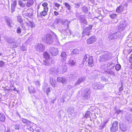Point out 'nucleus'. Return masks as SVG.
I'll use <instances>...</instances> for the list:
<instances>
[{
  "mask_svg": "<svg viewBox=\"0 0 132 132\" xmlns=\"http://www.w3.org/2000/svg\"><path fill=\"white\" fill-rule=\"evenodd\" d=\"M48 5V3L46 2H45L43 3L42 5L44 7V9H45V8L48 9L47 7Z\"/></svg>",
  "mask_w": 132,
  "mask_h": 132,
  "instance_id": "nucleus-43",
  "label": "nucleus"
},
{
  "mask_svg": "<svg viewBox=\"0 0 132 132\" xmlns=\"http://www.w3.org/2000/svg\"><path fill=\"white\" fill-rule=\"evenodd\" d=\"M21 28L19 27L17 29L16 32L18 34H20L21 33Z\"/></svg>",
  "mask_w": 132,
  "mask_h": 132,
  "instance_id": "nucleus-45",
  "label": "nucleus"
},
{
  "mask_svg": "<svg viewBox=\"0 0 132 132\" xmlns=\"http://www.w3.org/2000/svg\"><path fill=\"white\" fill-rule=\"evenodd\" d=\"M75 7L76 8L79 7L80 6V4L78 3H75Z\"/></svg>",
  "mask_w": 132,
  "mask_h": 132,
  "instance_id": "nucleus-57",
  "label": "nucleus"
},
{
  "mask_svg": "<svg viewBox=\"0 0 132 132\" xmlns=\"http://www.w3.org/2000/svg\"><path fill=\"white\" fill-rule=\"evenodd\" d=\"M50 70L52 72H57V71L58 70H56V69L55 68H51L50 69Z\"/></svg>",
  "mask_w": 132,
  "mask_h": 132,
  "instance_id": "nucleus-47",
  "label": "nucleus"
},
{
  "mask_svg": "<svg viewBox=\"0 0 132 132\" xmlns=\"http://www.w3.org/2000/svg\"><path fill=\"white\" fill-rule=\"evenodd\" d=\"M17 2L16 1H14L11 4V11L13 12L15 11L16 6Z\"/></svg>",
  "mask_w": 132,
  "mask_h": 132,
  "instance_id": "nucleus-22",
  "label": "nucleus"
},
{
  "mask_svg": "<svg viewBox=\"0 0 132 132\" xmlns=\"http://www.w3.org/2000/svg\"><path fill=\"white\" fill-rule=\"evenodd\" d=\"M123 9V7L122 6H120L117 8L116 11L118 12H119L122 11Z\"/></svg>",
  "mask_w": 132,
  "mask_h": 132,
  "instance_id": "nucleus-36",
  "label": "nucleus"
},
{
  "mask_svg": "<svg viewBox=\"0 0 132 132\" xmlns=\"http://www.w3.org/2000/svg\"><path fill=\"white\" fill-rule=\"evenodd\" d=\"M6 132H10V130L9 129H7Z\"/></svg>",
  "mask_w": 132,
  "mask_h": 132,
  "instance_id": "nucleus-64",
  "label": "nucleus"
},
{
  "mask_svg": "<svg viewBox=\"0 0 132 132\" xmlns=\"http://www.w3.org/2000/svg\"><path fill=\"white\" fill-rule=\"evenodd\" d=\"M43 88L44 91H45V90H46V93L47 94V95H48L49 93L51 92L50 89L49 87L47 88L45 86H44L43 87Z\"/></svg>",
  "mask_w": 132,
  "mask_h": 132,
  "instance_id": "nucleus-33",
  "label": "nucleus"
},
{
  "mask_svg": "<svg viewBox=\"0 0 132 132\" xmlns=\"http://www.w3.org/2000/svg\"><path fill=\"white\" fill-rule=\"evenodd\" d=\"M96 40V39L95 37L94 36H92L87 40V43L88 44H92Z\"/></svg>",
  "mask_w": 132,
  "mask_h": 132,
  "instance_id": "nucleus-18",
  "label": "nucleus"
},
{
  "mask_svg": "<svg viewBox=\"0 0 132 132\" xmlns=\"http://www.w3.org/2000/svg\"><path fill=\"white\" fill-rule=\"evenodd\" d=\"M21 120L22 122L24 123H28L30 122V121L29 120L23 118H22L21 119Z\"/></svg>",
  "mask_w": 132,
  "mask_h": 132,
  "instance_id": "nucleus-38",
  "label": "nucleus"
},
{
  "mask_svg": "<svg viewBox=\"0 0 132 132\" xmlns=\"http://www.w3.org/2000/svg\"><path fill=\"white\" fill-rule=\"evenodd\" d=\"M75 76H76V75L75 74L74 75L71 74L70 75V77H71L73 78V77H75Z\"/></svg>",
  "mask_w": 132,
  "mask_h": 132,
  "instance_id": "nucleus-62",
  "label": "nucleus"
},
{
  "mask_svg": "<svg viewBox=\"0 0 132 132\" xmlns=\"http://www.w3.org/2000/svg\"><path fill=\"white\" fill-rule=\"evenodd\" d=\"M90 112L89 111H87L86 112L85 115H84V117L85 118H87L90 117Z\"/></svg>",
  "mask_w": 132,
  "mask_h": 132,
  "instance_id": "nucleus-34",
  "label": "nucleus"
},
{
  "mask_svg": "<svg viewBox=\"0 0 132 132\" xmlns=\"http://www.w3.org/2000/svg\"><path fill=\"white\" fill-rule=\"evenodd\" d=\"M104 126H105V125L104 124H103L101 125L100 126V129H103L104 128Z\"/></svg>",
  "mask_w": 132,
  "mask_h": 132,
  "instance_id": "nucleus-55",
  "label": "nucleus"
},
{
  "mask_svg": "<svg viewBox=\"0 0 132 132\" xmlns=\"http://www.w3.org/2000/svg\"><path fill=\"white\" fill-rule=\"evenodd\" d=\"M116 112L118 114H119L120 113L121 114H123L122 111V110H117V111H116Z\"/></svg>",
  "mask_w": 132,
  "mask_h": 132,
  "instance_id": "nucleus-53",
  "label": "nucleus"
},
{
  "mask_svg": "<svg viewBox=\"0 0 132 132\" xmlns=\"http://www.w3.org/2000/svg\"><path fill=\"white\" fill-rule=\"evenodd\" d=\"M120 35V32H117L112 34H110L109 38L110 40H112L116 39L119 37Z\"/></svg>",
  "mask_w": 132,
  "mask_h": 132,
  "instance_id": "nucleus-9",
  "label": "nucleus"
},
{
  "mask_svg": "<svg viewBox=\"0 0 132 132\" xmlns=\"http://www.w3.org/2000/svg\"><path fill=\"white\" fill-rule=\"evenodd\" d=\"M64 5L67 7L68 10H70L71 9L70 6V5L67 3H64Z\"/></svg>",
  "mask_w": 132,
  "mask_h": 132,
  "instance_id": "nucleus-40",
  "label": "nucleus"
},
{
  "mask_svg": "<svg viewBox=\"0 0 132 132\" xmlns=\"http://www.w3.org/2000/svg\"><path fill=\"white\" fill-rule=\"evenodd\" d=\"M129 61L130 63L132 62V58H129Z\"/></svg>",
  "mask_w": 132,
  "mask_h": 132,
  "instance_id": "nucleus-63",
  "label": "nucleus"
},
{
  "mask_svg": "<svg viewBox=\"0 0 132 132\" xmlns=\"http://www.w3.org/2000/svg\"><path fill=\"white\" fill-rule=\"evenodd\" d=\"M22 0H19L18 3L19 5L21 7H24L26 5V3H24Z\"/></svg>",
  "mask_w": 132,
  "mask_h": 132,
  "instance_id": "nucleus-31",
  "label": "nucleus"
},
{
  "mask_svg": "<svg viewBox=\"0 0 132 132\" xmlns=\"http://www.w3.org/2000/svg\"><path fill=\"white\" fill-rule=\"evenodd\" d=\"M54 13L55 15L56 16L58 15L59 14V13L56 11H54Z\"/></svg>",
  "mask_w": 132,
  "mask_h": 132,
  "instance_id": "nucleus-60",
  "label": "nucleus"
},
{
  "mask_svg": "<svg viewBox=\"0 0 132 132\" xmlns=\"http://www.w3.org/2000/svg\"><path fill=\"white\" fill-rule=\"evenodd\" d=\"M67 63L72 66L75 64V62L72 59H70L68 61Z\"/></svg>",
  "mask_w": 132,
  "mask_h": 132,
  "instance_id": "nucleus-32",
  "label": "nucleus"
},
{
  "mask_svg": "<svg viewBox=\"0 0 132 132\" xmlns=\"http://www.w3.org/2000/svg\"><path fill=\"white\" fill-rule=\"evenodd\" d=\"M67 67L65 65L61 66L58 69L57 72H60V73H63V72H66L67 71Z\"/></svg>",
  "mask_w": 132,
  "mask_h": 132,
  "instance_id": "nucleus-14",
  "label": "nucleus"
},
{
  "mask_svg": "<svg viewBox=\"0 0 132 132\" xmlns=\"http://www.w3.org/2000/svg\"><path fill=\"white\" fill-rule=\"evenodd\" d=\"M27 11L28 12L23 15L24 17L25 18L26 17H28L30 18H32L33 15V14L32 12L33 10L32 9H30L28 10Z\"/></svg>",
  "mask_w": 132,
  "mask_h": 132,
  "instance_id": "nucleus-11",
  "label": "nucleus"
},
{
  "mask_svg": "<svg viewBox=\"0 0 132 132\" xmlns=\"http://www.w3.org/2000/svg\"><path fill=\"white\" fill-rule=\"evenodd\" d=\"M50 82L51 86L52 87H55V83H56L55 80H53V78L52 77H50Z\"/></svg>",
  "mask_w": 132,
  "mask_h": 132,
  "instance_id": "nucleus-26",
  "label": "nucleus"
},
{
  "mask_svg": "<svg viewBox=\"0 0 132 132\" xmlns=\"http://www.w3.org/2000/svg\"><path fill=\"white\" fill-rule=\"evenodd\" d=\"M67 82V80L64 78H63L61 82L63 84H64Z\"/></svg>",
  "mask_w": 132,
  "mask_h": 132,
  "instance_id": "nucleus-51",
  "label": "nucleus"
},
{
  "mask_svg": "<svg viewBox=\"0 0 132 132\" xmlns=\"http://www.w3.org/2000/svg\"><path fill=\"white\" fill-rule=\"evenodd\" d=\"M50 51L52 55L53 56H56L58 53V51L56 48L51 47Z\"/></svg>",
  "mask_w": 132,
  "mask_h": 132,
  "instance_id": "nucleus-13",
  "label": "nucleus"
},
{
  "mask_svg": "<svg viewBox=\"0 0 132 132\" xmlns=\"http://www.w3.org/2000/svg\"><path fill=\"white\" fill-rule=\"evenodd\" d=\"M7 41L8 43H12V40L10 38H8L7 40Z\"/></svg>",
  "mask_w": 132,
  "mask_h": 132,
  "instance_id": "nucleus-58",
  "label": "nucleus"
},
{
  "mask_svg": "<svg viewBox=\"0 0 132 132\" xmlns=\"http://www.w3.org/2000/svg\"><path fill=\"white\" fill-rule=\"evenodd\" d=\"M60 101L61 102V103L63 104V103L65 102V100L64 98H61L60 100Z\"/></svg>",
  "mask_w": 132,
  "mask_h": 132,
  "instance_id": "nucleus-56",
  "label": "nucleus"
},
{
  "mask_svg": "<svg viewBox=\"0 0 132 132\" xmlns=\"http://www.w3.org/2000/svg\"><path fill=\"white\" fill-rule=\"evenodd\" d=\"M18 21L20 23L22 27H23L24 26V23L23 22V20L21 17L20 16H18L17 17Z\"/></svg>",
  "mask_w": 132,
  "mask_h": 132,
  "instance_id": "nucleus-25",
  "label": "nucleus"
},
{
  "mask_svg": "<svg viewBox=\"0 0 132 132\" xmlns=\"http://www.w3.org/2000/svg\"><path fill=\"white\" fill-rule=\"evenodd\" d=\"M43 55L44 57V63L45 65H48L49 62L48 60L50 59V55L47 52H45L44 53Z\"/></svg>",
  "mask_w": 132,
  "mask_h": 132,
  "instance_id": "nucleus-5",
  "label": "nucleus"
},
{
  "mask_svg": "<svg viewBox=\"0 0 132 132\" xmlns=\"http://www.w3.org/2000/svg\"><path fill=\"white\" fill-rule=\"evenodd\" d=\"M86 79V78L85 76H83L80 78L78 79L75 84V86H76L81 83L84 82Z\"/></svg>",
  "mask_w": 132,
  "mask_h": 132,
  "instance_id": "nucleus-12",
  "label": "nucleus"
},
{
  "mask_svg": "<svg viewBox=\"0 0 132 132\" xmlns=\"http://www.w3.org/2000/svg\"><path fill=\"white\" fill-rule=\"evenodd\" d=\"M79 20L81 22L83 23L87 24V22L84 18V15H81L79 16Z\"/></svg>",
  "mask_w": 132,
  "mask_h": 132,
  "instance_id": "nucleus-24",
  "label": "nucleus"
},
{
  "mask_svg": "<svg viewBox=\"0 0 132 132\" xmlns=\"http://www.w3.org/2000/svg\"><path fill=\"white\" fill-rule=\"evenodd\" d=\"M34 3L33 0H28L26 3V6L27 7H30Z\"/></svg>",
  "mask_w": 132,
  "mask_h": 132,
  "instance_id": "nucleus-27",
  "label": "nucleus"
},
{
  "mask_svg": "<svg viewBox=\"0 0 132 132\" xmlns=\"http://www.w3.org/2000/svg\"><path fill=\"white\" fill-rule=\"evenodd\" d=\"M111 59L110 54L108 52H105L100 54L98 58V60L100 62H104Z\"/></svg>",
  "mask_w": 132,
  "mask_h": 132,
  "instance_id": "nucleus-2",
  "label": "nucleus"
},
{
  "mask_svg": "<svg viewBox=\"0 0 132 132\" xmlns=\"http://www.w3.org/2000/svg\"><path fill=\"white\" fill-rule=\"evenodd\" d=\"M14 127L15 129L20 130L21 129L20 125L19 124L16 125L14 126Z\"/></svg>",
  "mask_w": 132,
  "mask_h": 132,
  "instance_id": "nucleus-41",
  "label": "nucleus"
},
{
  "mask_svg": "<svg viewBox=\"0 0 132 132\" xmlns=\"http://www.w3.org/2000/svg\"><path fill=\"white\" fill-rule=\"evenodd\" d=\"M107 73L109 74H110V75H111L113 76L115 75V73L114 72L112 71H108Z\"/></svg>",
  "mask_w": 132,
  "mask_h": 132,
  "instance_id": "nucleus-48",
  "label": "nucleus"
},
{
  "mask_svg": "<svg viewBox=\"0 0 132 132\" xmlns=\"http://www.w3.org/2000/svg\"><path fill=\"white\" fill-rule=\"evenodd\" d=\"M74 108L73 107L69 108H68V112L69 114L72 116H74L75 114V113L74 112Z\"/></svg>",
  "mask_w": 132,
  "mask_h": 132,
  "instance_id": "nucleus-19",
  "label": "nucleus"
},
{
  "mask_svg": "<svg viewBox=\"0 0 132 132\" xmlns=\"http://www.w3.org/2000/svg\"><path fill=\"white\" fill-rule=\"evenodd\" d=\"M91 93V91L89 88H86L82 92L83 98L84 99H88L90 97Z\"/></svg>",
  "mask_w": 132,
  "mask_h": 132,
  "instance_id": "nucleus-3",
  "label": "nucleus"
},
{
  "mask_svg": "<svg viewBox=\"0 0 132 132\" xmlns=\"http://www.w3.org/2000/svg\"><path fill=\"white\" fill-rule=\"evenodd\" d=\"M115 66V64L112 62L109 63L106 66V65H103L101 67L102 69H104L105 71L106 70V67L107 70H111L114 68Z\"/></svg>",
  "mask_w": 132,
  "mask_h": 132,
  "instance_id": "nucleus-4",
  "label": "nucleus"
},
{
  "mask_svg": "<svg viewBox=\"0 0 132 132\" xmlns=\"http://www.w3.org/2000/svg\"><path fill=\"white\" fill-rule=\"evenodd\" d=\"M123 90V88L122 86H121V87L119 88V91L120 92L122 91Z\"/></svg>",
  "mask_w": 132,
  "mask_h": 132,
  "instance_id": "nucleus-61",
  "label": "nucleus"
},
{
  "mask_svg": "<svg viewBox=\"0 0 132 132\" xmlns=\"http://www.w3.org/2000/svg\"><path fill=\"white\" fill-rule=\"evenodd\" d=\"M83 11L85 13H87L88 11V9L87 7L85 6H84L82 9Z\"/></svg>",
  "mask_w": 132,
  "mask_h": 132,
  "instance_id": "nucleus-39",
  "label": "nucleus"
},
{
  "mask_svg": "<svg viewBox=\"0 0 132 132\" xmlns=\"http://www.w3.org/2000/svg\"><path fill=\"white\" fill-rule=\"evenodd\" d=\"M25 18L26 19H27L29 21V22H28L26 21L25 22V23L26 24L27 26L28 27H30L31 28H34L35 27V25L33 22L29 21L28 18L25 17Z\"/></svg>",
  "mask_w": 132,
  "mask_h": 132,
  "instance_id": "nucleus-17",
  "label": "nucleus"
},
{
  "mask_svg": "<svg viewBox=\"0 0 132 132\" xmlns=\"http://www.w3.org/2000/svg\"><path fill=\"white\" fill-rule=\"evenodd\" d=\"M55 6L57 7H59L60 6V4L57 3H55Z\"/></svg>",
  "mask_w": 132,
  "mask_h": 132,
  "instance_id": "nucleus-59",
  "label": "nucleus"
},
{
  "mask_svg": "<svg viewBox=\"0 0 132 132\" xmlns=\"http://www.w3.org/2000/svg\"><path fill=\"white\" fill-rule=\"evenodd\" d=\"M121 66L119 64H117L116 65L115 69L117 71H119L121 69Z\"/></svg>",
  "mask_w": 132,
  "mask_h": 132,
  "instance_id": "nucleus-37",
  "label": "nucleus"
},
{
  "mask_svg": "<svg viewBox=\"0 0 132 132\" xmlns=\"http://www.w3.org/2000/svg\"><path fill=\"white\" fill-rule=\"evenodd\" d=\"M118 26L119 30L121 31L125 29L126 26V23L125 22L123 21L119 23Z\"/></svg>",
  "mask_w": 132,
  "mask_h": 132,
  "instance_id": "nucleus-15",
  "label": "nucleus"
},
{
  "mask_svg": "<svg viewBox=\"0 0 132 132\" xmlns=\"http://www.w3.org/2000/svg\"><path fill=\"white\" fill-rule=\"evenodd\" d=\"M69 22L67 20H65L64 22V25L65 26L64 27L66 29L68 28V26Z\"/></svg>",
  "mask_w": 132,
  "mask_h": 132,
  "instance_id": "nucleus-35",
  "label": "nucleus"
},
{
  "mask_svg": "<svg viewBox=\"0 0 132 132\" xmlns=\"http://www.w3.org/2000/svg\"><path fill=\"white\" fill-rule=\"evenodd\" d=\"M36 51L39 52H43L45 50V47L42 44H38L36 46Z\"/></svg>",
  "mask_w": 132,
  "mask_h": 132,
  "instance_id": "nucleus-7",
  "label": "nucleus"
},
{
  "mask_svg": "<svg viewBox=\"0 0 132 132\" xmlns=\"http://www.w3.org/2000/svg\"><path fill=\"white\" fill-rule=\"evenodd\" d=\"M48 10V9L45 8V9H44V10L40 13V17L45 16L47 14Z\"/></svg>",
  "mask_w": 132,
  "mask_h": 132,
  "instance_id": "nucleus-20",
  "label": "nucleus"
},
{
  "mask_svg": "<svg viewBox=\"0 0 132 132\" xmlns=\"http://www.w3.org/2000/svg\"><path fill=\"white\" fill-rule=\"evenodd\" d=\"M43 40L45 41L47 43L50 44L53 43L55 41H57V39L55 34L53 36L49 34L45 35L43 38Z\"/></svg>",
  "mask_w": 132,
  "mask_h": 132,
  "instance_id": "nucleus-1",
  "label": "nucleus"
},
{
  "mask_svg": "<svg viewBox=\"0 0 132 132\" xmlns=\"http://www.w3.org/2000/svg\"><path fill=\"white\" fill-rule=\"evenodd\" d=\"M120 129L122 131H124L127 130V128L125 124H121L120 125Z\"/></svg>",
  "mask_w": 132,
  "mask_h": 132,
  "instance_id": "nucleus-28",
  "label": "nucleus"
},
{
  "mask_svg": "<svg viewBox=\"0 0 132 132\" xmlns=\"http://www.w3.org/2000/svg\"><path fill=\"white\" fill-rule=\"evenodd\" d=\"M33 132H40V130L38 128H36L33 131Z\"/></svg>",
  "mask_w": 132,
  "mask_h": 132,
  "instance_id": "nucleus-52",
  "label": "nucleus"
},
{
  "mask_svg": "<svg viewBox=\"0 0 132 132\" xmlns=\"http://www.w3.org/2000/svg\"><path fill=\"white\" fill-rule=\"evenodd\" d=\"M104 86L100 82L93 84L92 85L93 88L95 89H100L103 88Z\"/></svg>",
  "mask_w": 132,
  "mask_h": 132,
  "instance_id": "nucleus-10",
  "label": "nucleus"
},
{
  "mask_svg": "<svg viewBox=\"0 0 132 132\" xmlns=\"http://www.w3.org/2000/svg\"><path fill=\"white\" fill-rule=\"evenodd\" d=\"M63 29L61 33L65 36H66L68 34L69 32H70V31L68 29Z\"/></svg>",
  "mask_w": 132,
  "mask_h": 132,
  "instance_id": "nucleus-29",
  "label": "nucleus"
},
{
  "mask_svg": "<svg viewBox=\"0 0 132 132\" xmlns=\"http://www.w3.org/2000/svg\"><path fill=\"white\" fill-rule=\"evenodd\" d=\"M88 55H86L84 56L83 60V62H84L85 61H86L87 58H88Z\"/></svg>",
  "mask_w": 132,
  "mask_h": 132,
  "instance_id": "nucleus-44",
  "label": "nucleus"
},
{
  "mask_svg": "<svg viewBox=\"0 0 132 132\" xmlns=\"http://www.w3.org/2000/svg\"><path fill=\"white\" fill-rule=\"evenodd\" d=\"M118 129V123L117 121L113 122L111 127H110V130L111 132H114L117 131Z\"/></svg>",
  "mask_w": 132,
  "mask_h": 132,
  "instance_id": "nucleus-6",
  "label": "nucleus"
},
{
  "mask_svg": "<svg viewBox=\"0 0 132 132\" xmlns=\"http://www.w3.org/2000/svg\"><path fill=\"white\" fill-rule=\"evenodd\" d=\"M60 56L61 61L65 62L67 59V54L66 53L64 52H61L60 54Z\"/></svg>",
  "mask_w": 132,
  "mask_h": 132,
  "instance_id": "nucleus-16",
  "label": "nucleus"
},
{
  "mask_svg": "<svg viewBox=\"0 0 132 132\" xmlns=\"http://www.w3.org/2000/svg\"><path fill=\"white\" fill-rule=\"evenodd\" d=\"M6 22L8 26L10 28L13 27V25L12 20L10 19H7L6 20Z\"/></svg>",
  "mask_w": 132,
  "mask_h": 132,
  "instance_id": "nucleus-21",
  "label": "nucleus"
},
{
  "mask_svg": "<svg viewBox=\"0 0 132 132\" xmlns=\"http://www.w3.org/2000/svg\"><path fill=\"white\" fill-rule=\"evenodd\" d=\"M5 119V117L4 114L0 113V120L2 122H4Z\"/></svg>",
  "mask_w": 132,
  "mask_h": 132,
  "instance_id": "nucleus-30",
  "label": "nucleus"
},
{
  "mask_svg": "<svg viewBox=\"0 0 132 132\" xmlns=\"http://www.w3.org/2000/svg\"><path fill=\"white\" fill-rule=\"evenodd\" d=\"M88 59L86 62H88V65H92V64H93V57L92 56L89 55H88Z\"/></svg>",
  "mask_w": 132,
  "mask_h": 132,
  "instance_id": "nucleus-23",
  "label": "nucleus"
},
{
  "mask_svg": "<svg viewBox=\"0 0 132 132\" xmlns=\"http://www.w3.org/2000/svg\"><path fill=\"white\" fill-rule=\"evenodd\" d=\"M77 49H74L72 52V54H76L77 53Z\"/></svg>",
  "mask_w": 132,
  "mask_h": 132,
  "instance_id": "nucleus-54",
  "label": "nucleus"
},
{
  "mask_svg": "<svg viewBox=\"0 0 132 132\" xmlns=\"http://www.w3.org/2000/svg\"><path fill=\"white\" fill-rule=\"evenodd\" d=\"M5 63L2 61H0V67H3Z\"/></svg>",
  "mask_w": 132,
  "mask_h": 132,
  "instance_id": "nucleus-50",
  "label": "nucleus"
},
{
  "mask_svg": "<svg viewBox=\"0 0 132 132\" xmlns=\"http://www.w3.org/2000/svg\"><path fill=\"white\" fill-rule=\"evenodd\" d=\"M34 82L36 85L38 87H39L40 86V84L39 81H34Z\"/></svg>",
  "mask_w": 132,
  "mask_h": 132,
  "instance_id": "nucleus-46",
  "label": "nucleus"
},
{
  "mask_svg": "<svg viewBox=\"0 0 132 132\" xmlns=\"http://www.w3.org/2000/svg\"><path fill=\"white\" fill-rule=\"evenodd\" d=\"M89 27H87L85 28L84 30L82 33V36L85 35H89L90 34V31L92 29V26L91 25H89Z\"/></svg>",
  "mask_w": 132,
  "mask_h": 132,
  "instance_id": "nucleus-8",
  "label": "nucleus"
},
{
  "mask_svg": "<svg viewBox=\"0 0 132 132\" xmlns=\"http://www.w3.org/2000/svg\"><path fill=\"white\" fill-rule=\"evenodd\" d=\"M110 17L112 19L116 18L117 17V15L116 14H113L110 15Z\"/></svg>",
  "mask_w": 132,
  "mask_h": 132,
  "instance_id": "nucleus-42",
  "label": "nucleus"
},
{
  "mask_svg": "<svg viewBox=\"0 0 132 132\" xmlns=\"http://www.w3.org/2000/svg\"><path fill=\"white\" fill-rule=\"evenodd\" d=\"M62 78L63 77H59L57 78V81L59 82H61L62 80Z\"/></svg>",
  "mask_w": 132,
  "mask_h": 132,
  "instance_id": "nucleus-49",
  "label": "nucleus"
}]
</instances>
